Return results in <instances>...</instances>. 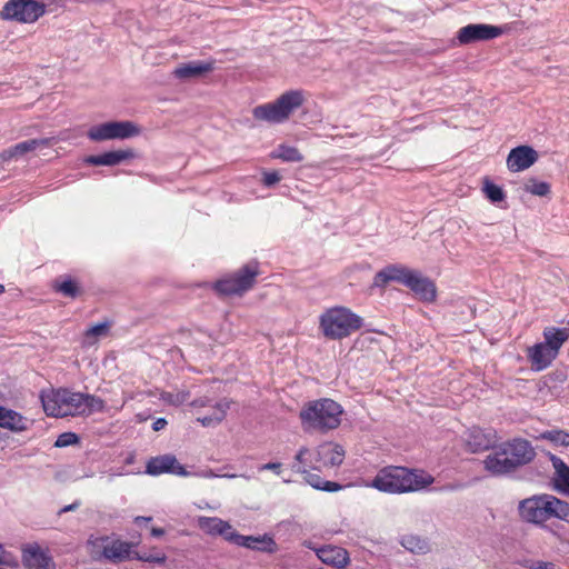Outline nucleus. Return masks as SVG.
I'll return each mask as SVG.
<instances>
[{"label": "nucleus", "instance_id": "2", "mask_svg": "<svg viewBox=\"0 0 569 569\" xmlns=\"http://www.w3.org/2000/svg\"><path fill=\"white\" fill-rule=\"evenodd\" d=\"M342 413L340 403L322 398L307 402L299 412V419L303 431L327 433L340 426Z\"/></svg>", "mask_w": 569, "mask_h": 569}, {"label": "nucleus", "instance_id": "30", "mask_svg": "<svg viewBox=\"0 0 569 569\" xmlns=\"http://www.w3.org/2000/svg\"><path fill=\"white\" fill-rule=\"evenodd\" d=\"M551 462L555 468V487L560 492L569 496V466L556 456L551 457Z\"/></svg>", "mask_w": 569, "mask_h": 569}, {"label": "nucleus", "instance_id": "22", "mask_svg": "<svg viewBox=\"0 0 569 569\" xmlns=\"http://www.w3.org/2000/svg\"><path fill=\"white\" fill-rule=\"evenodd\" d=\"M317 557L328 566L336 567L338 569L345 568L349 561V552L338 546H323L316 550Z\"/></svg>", "mask_w": 569, "mask_h": 569}, {"label": "nucleus", "instance_id": "15", "mask_svg": "<svg viewBox=\"0 0 569 569\" xmlns=\"http://www.w3.org/2000/svg\"><path fill=\"white\" fill-rule=\"evenodd\" d=\"M498 439L499 437L495 429H483L473 426L466 432L465 443L470 452L477 453L493 448Z\"/></svg>", "mask_w": 569, "mask_h": 569}, {"label": "nucleus", "instance_id": "27", "mask_svg": "<svg viewBox=\"0 0 569 569\" xmlns=\"http://www.w3.org/2000/svg\"><path fill=\"white\" fill-rule=\"evenodd\" d=\"M198 527L208 535L223 536L226 540H228L230 532H233L232 527L227 521L217 517H200Z\"/></svg>", "mask_w": 569, "mask_h": 569}, {"label": "nucleus", "instance_id": "25", "mask_svg": "<svg viewBox=\"0 0 569 569\" xmlns=\"http://www.w3.org/2000/svg\"><path fill=\"white\" fill-rule=\"evenodd\" d=\"M214 69V62L213 61H191L188 63H182L178 66L173 70V74L178 79H190L200 77L207 72H210Z\"/></svg>", "mask_w": 569, "mask_h": 569}, {"label": "nucleus", "instance_id": "8", "mask_svg": "<svg viewBox=\"0 0 569 569\" xmlns=\"http://www.w3.org/2000/svg\"><path fill=\"white\" fill-rule=\"evenodd\" d=\"M83 393L68 389L52 390L41 396L44 412L51 417L82 416Z\"/></svg>", "mask_w": 569, "mask_h": 569}, {"label": "nucleus", "instance_id": "16", "mask_svg": "<svg viewBox=\"0 0 569 569\" xmlns=\"http://www.w3.org/2000/svg\"><path fill=\"white\" fill-rule=\"evenodd\" d=\"M146 472L151 476H159L161 473L187 475L184 467L170 453L150 458L146 465Z\"/></svg>", "mask_w": 569, "mask_h": 569}, {"label": "nucleus", "instance_id": "49", "mask_svg": "<svg viewBox=\"0 0 569 569\" xmlns=\"http://www.w3.org/2000/svg\"><path fill=\"white\" fill-rule=\"evenodd\" d=\"M78 506H79V503H78V502H74V503H71V505L64 506V507L60 510V513L68 512V511H71V510H74L76 508H78Z\"/></svg>", "mask_w": 569, "mask_h": 569}, {"label": "nucleus", "instance_id": "39", "mask_svg": "<svg viewBox=\"0 0 569 569\" xmlns=\"http://www.w3.org/2000/svg\"><path fill=\"white\" fill-rule=\"evenodd\" d=\"M482 191L485 196L493 203L503 201L506 193L501 187L491 182L488 178L483 180Z\"/></svg>", "mask_w": 569, "mask_h": 569}, {"label": "nucleus", "instance_id": "36", "mask_svg": "<svg viewBox=\"0 0 569 569\" xmlns=\"http://www.w3.org/2000/svg\"><path fill=\"white\" fill-rule=\"evenodd\" d=\"M111 328V322L106 320L97 323L84 331V338L89 345H93L101 337L108 336Z\"/></svg>", "mask_w": 569, "mask_h": 569}, {"label": "nucleus", "instance_id": "51", "mask_svg": "<svg viewBox=\"0 0 569 569\" xmlns=\"http://www.w3.org/2000/svg\"><path fill=\"white\" fill-rule=\"evenodd\" d=\"M151 518L150 517H137L136 518V522H140V521H150Z\"/></svg>", "mask_w": 569, "mask_h": 569}, {"label": "nucleus", "instance_id": "38", "mask_svg": "<svg viewBox=\"0 0 569 569\" xmlns=\"http://www.w3.org/2000/svg\"><path fill=\"white\" fill-rule=\"evenodd\" d=\"M525 191L539 197H546L550 193L551 188L548 182L539 181L536 178H530L523 186Z\"/></svg>", "mask_w": 569, "mask_h": 569}, {"label": "nucleus", "instance_id": "5", "mask_svg": "<svg viewBox=\"0 0 569 569\" xmlns=\"http://www.w3.org/2000/svg\"><path fill=\"white\" fill-rule=\"evenodd\" d=\"M305 102L302 90H289L280 94L274 101L259 104L252 109L257 121L282 123Z\"/></svg>", "mask_w": 569, "mask_h": 569}, {"label": "nucleus", "instance_id": "24", "mask_svg": "<svg viewBox=\"0 0 569 569\" xmlns=\"http://www.w3.org/2000/svg\"><path fill=\"white\" fill-rule=\"evenodd\" d=\"M134 152L131 149L113 150L101 154L89 156L86 162L92 166H116L124 160L134 158Z\"/></svg>", "mask_w": 569, "mask_h": 569}, {"label": "nucleus", "instance_id": "13", "mask_svg": "<svg viewBox=\"0 0 569 569\" xmlns=\"http://www.w3.org/2000/svg\"><path fill=\"white\" fill-rule=\"evenodd\" d=\"M191 406L197 411V421H199L204 427H210L220 423L229 409V405L227 402L220 401L211 403V400L208 398H199L191 402Z\"/></svg>", "mask_w": 569, "mask_h": 569}, {"label": "nucleus", "instance_id": "7", "mask_svg": "<svg viewBox=\"0 0 569 569\" xmlns=\"http://www.w3.org/2000/svg\"><path fill=\"white\" fill-rule=\"evenodd\" d=\"M260 273L259 262L252 260L218 279L213 283V290L221 297H241L253 289Z\"/></svg>", "mask_w": 569, "mask_h": 569}, {"label": "nucleus", "instance_id": "31", "mask_svg": "<svg viewBox=\"0 0 569 569\" xmlns=\"http://www.w3.org/2000/svg\"><path fill=\"white\" fill-rule=\"evenodd\" d=\"M54 141V138L30 139L14 144L13 151L18 158L28 152L34 151L38 148L50 147Z\"/></svg>", "mask_w": 569, "mask_h": 569}, {"label": "nucleus", "instance_id": "53", "mask_svg": "<svg viewBox=\"0 0 569 569\" xmlns=\"http://www.w3.org/2000/svg\"><path fill=\"white\" fill-rule=\"evenodd\" d=\"M268 542H269L270 545H274V542H273V540H272L271 538H268Z\"/></svg>", "mask_w": 569, "mask_h": 569}, {"label": "nucleus", "instance_id": "21", "mask_svg": "<svg viewBox=\"0 0 569 569\" xmlns=\"http://www.w3.org/2000/svg\"><path fill=\"white\" fill-rule=\"evenodd\" d=\"M422 301L433 302L437 297V288L433 281L422 277L419 271L413 270L407 286Z\"/></svg>", "mask_w": 569, "mask_h": 569}, {"label": "nucleus", "instance_id": "45", "mask_svg": "<svg viewBox=\"0 0 569 569\" xmlns=\"http://www.w3.org/2000/svg\"><path fill=\"white\" fill-rule=\"evenodd\" d=\"M270 470L277 475L281 472V463L280 462H268L259 467V471Z\"/></svg>", "mask_w": 569, "mask_h": 569}, {"label": "nucleus", "instance_id": "17", "mask_svg": "<svg viewBox=\"0 0 569 569\" xmlns=\"http://www.w3.org/2000/svg\"><path fill=\"white\" fill-rule=\"evenodd\" d=\"M22 559L27 569H56L52 557L38 543H30L22 549Z\"/></svg>", "mask_w": 569, "mask_h": 569}, {"label": "nucleus", "instance_id": "3", "mask_svg": "<svg viewBox=\"0 0 569 569\" xmlns=\"http://www.w3.org/2000/svg\"><path fill=\"white\" fill-rule=\"evenodd\" d=\"M363 319L351 309L337 306L325 310L319 318L322 335L330 340H341L360 330Z\"/></svg>", "mask_w": 569, "mask_h": 569}, {"label": "nucleus", "instance_id": "47", "mask_svg": "<svg viewBox=\"0 0 569 569\" xmlns=\"http://www.w3.org/2000/svg\"><path fill=\"white\" fill-rule=\"evenodd\" d=\"M12 558L11 555L6 552L3 547L0 545V566L1 565H11Z\"/></svg>", "mask_w": 569, "mask_h": 569}, {"label": "nucleus", "instance_id": "11", "mask_svg": "<svg viewBox=\"0 0 569 569\" xmlns=\"http://www.w3.org/2000/svg\"><path fill=\"white\" fill-rule=\"evenodd\" d=\"M140 129L131 121H109L92 127L88 131V137L93 141H104L111 139H126L138 136Z\"/></svg>", "mask_w": 569, "mask_h": 569}, {"label": "nucleus", "instance_id": "10", "mask_svg": "<svg viewBox=\"0 0 569 569\" xmlns=\"http://www.w3.org/2000/svg\"><path fill=\"white\" fill-rule=\"evenodd\" d=\"M551 498L552 495H537L523 499L519 502V516L529 523L542 526L551 519Z\"/></svg>", "mask_w": 569, "mask_h": 569}, {"label": "nucleus", "instance_id": "48", "mask_svg": "<svg viewBox=\"0 0 569 569\" xmlns=\"http://www.w3.org/2000/svg\"><path fill=\"white\" fill-rule=\"evenodd\" d=\"M167 420L164 418H158L153 423H152V429L154 431H160L162 429H164V427L167 426Z\"/></svg>", "mask_w": 569, "mask_h": 569}, {"label": "nucleus", "instance_id": "34", "mask_svg": "<svg viewBox=\"0 0 569 569\" xmlns=\"http://www.w3.org/2000/svg\"><path fill=\"white\" fill-rule=\"evenodd\" d=\"M272 157L286 162H300L303 160V156L298 148L287 144H280Z\"/></svg>", "mask_w": 569, "mask_h": 569}, {"label": "nucleus", "instance_id": "52", "mask_svg": "<svg viewBox=\"0 0 569 569\" xmlns=\"http://www.w3.org/2000/svg\"><path fill=\"white\" fill-rule=\"evenodd\" d=\"M4 292V286L0 284V295Z\"/></svg>", "mask_w": 569, "mask_h": 569}, {"label": "nucleus", "instance_id": "18", "mask_svg": "<svg viewBox=\"0 0 569 569\" xmlns=\"http://www.w3.org/2000/svg\"><path fill=\"white\" fill-rule=\"evenodd\" d=\"M538 160V152L530 146H518L507 157V168L519 172L530 168Z\"/></svg>", "mask_w": 569, "mask_h": 569}, {"label": "nucleus", "instance_id": "14", "mask_svg": "<svg viewBox=\"0 0 569 569\" xmlns=\"http://www.w3.org/2000/svg\"><path fill=\"white\" fill-rule=\"evenodd\" d=\"M502 448L507 456V461L511 463L510 470L513 471L518 467L529 463L536 456V452L528 440L513 439L502 443Z\"/></svg>", "mask_w": 569, "mask_h": 569}, {"label": "nucleus", "instance_id": "29", "mask_svg": "<svg viewBox=\"0 0 569 569\" xmlns=\"http://www.w3.org/2000/svg\"><path fill=\"white\" fill-rule=\"evenodd\" d=\"M52 289L66 298L76 299L83 292L80 283L70 276H61L52 283Z\"/></svg>", "mask_w": 569, "mask_h": 569}, {"label": "nucleus", "instance_id": "32", "mask_svg": "<svg viewBox=\"0 0 569 569\" xmlns=\"http://www.w3.org/2000/svg\"><path fill=\"white\" fill-rule=\"evenodd\" d=\"M310 468H307V472H302L305 476L306 481L313 488L328 491V492H335L342 488L341 485L335 481L323 480L318 475L310 473Z\"/></svg>", "mask_w": 569, "mask_h": 569}, {"label": "nucleus", "instance_id": "46", "mask_svg": "<svg viewBox=\"0 0 569 569\" xmlns=\"http://www.w3.org/2000/svg\"><path fill=\"white\" fill-rule=\"evenodd\" d=\"M13 158H17L16 156V152L13 151V147L9 148V149H6L3 150L1 153H0V162H7V161H10L11 159Z\"/></svg>", "mask_w": 569, "mask_h": 569}, {"label": "nucleus", "instance_id": "9", "mask_svg": "<svg viewBox=\"0 0 569 569\" xmlns=\"http://www.w3.org/2000/svg\"><path fill=\"white\" fill-rule=\"evenodd\" d=\"M46 13V6L37 0H8L0 16L3 20L33 23Z\"/></svg>", "mask_w": 569, "mask_h": 569}, {"label": "nucleus", "instance_id": "42", "mask_svg": "<svg viewBox=\"0 0 569 569\" xmlns=\"http://www.w3.org/2000/svg\"><path fill=\"white\" fill-rule=\"evenodd\" d=\"M79 442V437L74 432H63L58 436L54 447L57 448H64L68 446H72Z\"/></svg>", "mask_w": 569, "mask_h": 569}, {"label": "nucleus", "instance_id": "20", "mask_svg": "<svg viewBox=\"0 0 569 569\" xmlns=\"http://www.w3.org/2000/svg\"><path fill=\"white\" fill-rule=\"evenodd\" d=\"M526 355L533 371H542L549 368L558 357L545 342L528 347Z\"/></svg>", "mask_w": 569, "mask_h": 569}, {"label": "nucleus", "instance_id": "6", "mask_svg": "<svg viewBox=\"0 0 569 569\" xmlns=\"http://www.w3.org/2000/svg\"><path fill=\"white\" fill-rule=\"evenodd\" d=\"M89 543L92 546L93 552L100 553L102 558L113 563H120L130 559L156 563H163L166 561V557L163 555L156 557L140 555L132 550L133 543L109 536L98 537L90 540Z\"/></svg>", "mask_w": 569, "mask_h": 569}, {"label": "nucleus", "instance_id": "4", "mask_svg": "<svg viewBox=\"0 0 569 569\" xmlns=\"http://www.w3.org/2000/svg\"><path fill=\"white\" fill-rule=\"evenodd\" d=\"M345 459L343 448L335 442H323L315 449L301 448L296 455V463L292 469L296 472L312 470H325L340 466Z\"/></svg>", "mask_w": 569, "mask_h": 569}, {"label": "nucleus", "instance_id": "19", "mask_svg": "<svg viewBox=\"0 0 569 569\" xmlns=\"http://www.w3.org/2000/svg\"><path fill=\"white\" fill-rule=\"evenodd\" d=\"M412 272L413 270L408 267L401 264H389L375 274L373 286L383 288L390 281H397L407 286Z\"/></svg>", "mask_w": 569, "mask_h": 569}, {"label": "nucleus", "instance_id": "41", "mask_svg": "<svg viewBox=\"0 0 569 569\" xmlns=\"http://www.w3.org/2000/svg\"><path fill=\"white\" fill-rule=\"evenodd\" d=\"M542 438L549 440L556 446L569 447V432L565 430H549L542 435Z\"/></svg>", "mask_w": 569, "mask_h": 569}, {"label": "nucleus", "instance_id": "23", "mask_svg": "<svg viewBox=\"0 0 569 569\" xmlns=\"http://www.w3.org/2000/svg\"><path fill=\"white\" fill-rule=\"evenodd\" d=\"M0 428L12 432H23L29 428V420L21 413L0 406Z\"/></svg>", "mask_w": 569, "mask_h": 569}, {"label": "nucleus", "instance_id": "50", "mask_svg": "<svg viewBox=\"0 0 569 569\" xmlns=\"http://www.w3.org/2000/svg\"><path fill=\"white\" fill-rule=\"evenodd\" d=\"M151 535L153 537H161L164 535V530L162 528H152L151 529Z\"/></svg>", "mask_w": 569, "mask_h": 569}, {"label": "nucleus", "instance_id": "26", "mask_svg": "<svg viewBox=\"0 0 569 569\" xmlns=\"http://www.w3.org/2000/svg\"><path fill=\"white\" fill-rule=\"evenodd\" d=\"M507 452H505L502 445L496 448V450L486 457L483 463L486 470L490 473L499 476L511 472L510 467L511 463L507 461Z\"/></svg>", "mask_w": 569, "mask_h": 569}, {"label": "nucleus", "instance_id": "43", "mask_svg": "<svg viewBox=\"0 0 569 569\" xmlns=\"http://www.w3.org/2000/svg\"><path fill=\"white\" fill-rule=\"evenodd\" d=\"M529 569H557L556 563L542 560H530L526 563Z\"/></svg>", "mask_w": 569, "mask_h": 569}, {"label": "nucleus", "instance_id": "33", "mask_svg": "<svg viewBox=\"0 0 569 569\" xmlns=\"http://www.w3.org/2000/svg\"><path fill=\"white\" fill-rule=\"evenodd\" d=\"M228 541L249 549L267 550V548L259 546L260 543L264 542V539L253 536H242L234 530L233 532H230V536H228Z\"/></svg>", "mask_w": 569, "mask_h": 569}, {"label": "nucleus", "instance_id": "35", "mask_svg": "<svg viewBox=\"0 0 569 569\" xmlns=\"http://www.w3.org/2000/svg\"><path fill=\"white\" fill-rule=\"evenodd\" d=\"M82 409V416H89L93 412H102L106 409V402L94 395L83 393Z\"/></svg>", "mask_w": 569, "mask_h": 569}, {"label": "nucleus", "instance_id": "44", "mask_svg": "<svg viewBox=\"0 0 569 569\" xmlns=\"http://www.w3.org/2000/svg\"><path fill=\"white\" fill-rule=\"evenodd\" d=\"M281 179V176L278 171H266L262 176V182L264 186L270 187L277 182H279Z\"/></svg>", "mask_w": 569, "mask_h": 569}, {"label": "nucleus", "instance_id": "12", "mask_svg": "<svg viewBox=\"0 0 569 569\" xmlns=\"http://www.w3.org/2000/svg\"><path fill=\"white\" fill-rule=\"evenodd\" d=\"M505 29L492 24L470 23L457 32L459 44H470L477 41H488L503 34Z\"/></svg>", "mask_w": 569, "mask_h": 569}, {"label": "nucleus", "instance_id": "1", "mask_svg": "<svg viewBox=\"0 0 569 569\" xmlns=\"http://www.w3.org/2000/svg\"><path fill=\"white\" fill-rule=\"evenodd\" d=\"M433 481L425 470L387 466L378 471L369 486L381 492L405 493L422 490Z\"/></svg>", "mask_w": 569, "mask_h": 569}, {"label": "nucleus", "instance_id": "28", "mask_svg": "<svg viewBox=\"0 0 569 569\" xmlns=\"http://www.w3.org/2000/svg\"><path fill=\"white\" fill-rule=\"evenodd\" d=\"M545 343L559 356L560 349L569 340V327H546L542 332Z\"/></svg>", "mask_w": 569, "mask_h": 569}, {"label": "nucleus", "instance_id": "37", "mask_svg": "<svg viewBox=\"0 0 569 569\" xmlns=\"http://www.w3.org/2000/svg\"><path fill=\"white\" fill-rule=\"evenodd\" d=\"M551 507V518H557L569 525V502L552 496Z\"/></svg>", "mask_w": 569, "mask_h": 569}, {"label": "nucleus", "instance_id": "40", "mask_svg": "<svg viewBox=\"0 0 569 569\" xmlns=\"http://www.w3.org/2000/svg\"><path fill=\"white\" fill-rule=\"evenodd\" d=\"M401 543L406 549L415 553H423L428 550L427 541L417 536H406Z\"/></svg>", "mask_w": 569, "mask_h": 569}]
</instances>
